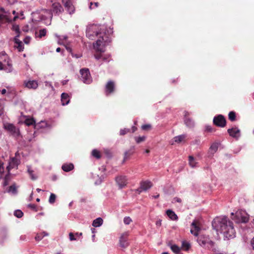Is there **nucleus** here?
<instances>
[{
    "instance_id": "obj_28",
    "label": "nucleus",
    "mask_w": 254,
    "mask_h": 254,
    "mask_svg": "<svg viewBox=\"0 0 254 254\" xmlns=\"http://www.w3.org/2000/svg\"><path fill=\"white\" fill-rule=\"evenodd\" d=\"M134 152V147H131L130 149L126 151L124 153L123 162H125L129 157L133 154Z\"/></svg>"
},
{
    "instance_id": "obj_47",
    "label": "nucleus",
    "mask_w": 254,
    "mask_h": 254,
    "mask_svg": "<svg viewBox=\"0 0 254 254\" xmlns=\"http://www.w3.org/2000/svg\"><path fill=\"white\" fill-rule=\"evenodd\" d=\"M129 129L125 128L124 129H121L120 131V134L121 135H123L127 133L128 132H129Z\"/></svg>"
},
{
    "instance_id": "obj_58",
    "label": "nucleus",
    "mask_w": 254,
    "mask_h": 254,
    "mask_svg": "<svg viewBox=\"0 0 254 254\" xmlns=\"http://www.w3.org/2000/svg\"><path fill=\"white\" fill-rule=\"evenodd\" d=\"M181 202V198H178V197H175L173 199V202Z\"/></svg>"
},
{
    "instance_id": "obj_11",
    "label": "nucleus",
    "mask_w": 254,
    "mask_h": 254,
    "mask_svg": "<svg viewBox=\"0 0 254 254\" xmlns=\"http://www.w3.org/2000/svg\"><path fill=\"white\" fill-rule=\"evenodd\" d=\"M213 124L217 127H223L226 126V120L223 116L219 115L215 116L213 120Z\"/></svg>"
},
{
    "instance_id": "obj_33",
    "label": "nucleus",
    "mask_w": 254,
    "mask_h": 254,
    "mask_svg": "<svg viewBox=\"0 0 254 254\" xmlns=\"http://www.w3.org/2000/svg\"><path fill=\"white\" fill-rule=\"evenodd\" d=\"M168 246L170 247V249L174 253L177 254L180 252V248L177 245L169 243Z\"/></svg>"
},
{
    "instance_id": "obj_54",
    "label": "nucleus",
    "mask_w": 254,
    "mask_h": 254,
    "mask_svg": "<svg viewBox=\"0 0 254 254\" xmlns=\"http://www.w3.org/2000/svg\"><path fill=\"white\" fill-rule=\"evenodd\" d=\"M98 6V2H94V3L90 2V5H89V8H90V9H91L93 8L94 7H97Z\"/></svg>"
},
{
    "instance_id": "obj_3",
    "label": "nucleus",
    "mask_w": 254,
    "mask_h": 254,
    "mask_svg": "<svg viewBox=\"0 0 254 254\" xmlns=\"http://www.w3.org/2000/svg\"><path fill=\"white\" fill-rule=\"evenodd\" d=\"M2 70L7 73L13 70L11 61L4 52L0 53V70Z\"/></svg>"
},
{
    "instance_id": "obj_59",
    "label": "nucleus",
    "mask_w": 254,
    "mask_h": 254,
    "mask_svg": "<svg viewBox=\"0 0 254 254\" xmlns=\"http://www.w3.org/2000/svg\"><path fill=\"white\" fill-rule=\"evenodd\" d=\"M65 48L66 49V50L70 54H71V53H72V49L70 47H68V46H65Z\"/></svg>"
},
{
    "instance_id": "obj_57",
    "label": "nucleus",
    "mask_w": 254,
    "mask_h": 254,
    "mask_svg": "<svg viewBox=\"0 0 254 254\" xmlns=\"http://www.w3.org/2000/svg\"><path fill=\"white\" fill-rule=\"evenodd\" d=\"M13 29L15 31L17 34H19L20 31L19 27L17 25L13 26Z\"/></svg>"
},
{
    "instance_id": "obj_7",
    "label": "nucleus",
    "mask_w": 254,
    "mask_h": 254,
    "mask_svg": "<svg viewBox=\"0 0 254 254\" xmlns=\"http://www.w3.org/2000/svg\"><path fill=\"white\" fill-rule=\"evenodd\" d=\"M20 163V156L18 152H16L15 154V156L10 158L8 161V165L6 167L8 173L9 174V172L12 169H17L18 165Z\"/></svg>"
},
{
    "instance_id": "obj_44",
    "label": "nucleus",
    "mask_w": 254,
    "mask_h": 254,
    "mask_svg": "<svg viewBox=\"0 0 254 254\" xmlns=\"http://www.w3.org/2000/svg\"><path fill=\"white\" fill-rule=\"evenodd\" d=\"M47 33V30L46 29H42L39 30L38 37L40 38L45 36Z\"/></svg>"
},
{
    "instance_id": "obj_64",
    "label": "nucleus",
    "mask_w": 254,
    "mask_h": 254,
    "mask_svg": "<svg viewBox=\"0 0 254 254\" xmlns=\"http://www.w3.org/2000/svg\"><path fill=\"white\" fill-rule=\"evenodd\" d=\"M91 232L93 234H95V233L96 232V230L95 228H91Z\"/></svg>"
},
{
    "instance_id": "obj_15",
    "label": "nucleus",
    "mask_w": 254,
    "mask_h": 254,
    "mask_svg": "<svg viewBox=\"0 0 254 254\" xmlns=\"http://www.w3.org/2000/svg\"><path fill=\"white\" fill-rule=\"evenodd\" d=\"M64 11V9L59 2H54L52 4V12L55 14L59 15Z\"/></svg>"
},
{
    "instance_id": "obj_6",
    "label": "nucleus",
    "mask_w": 254,
    "mask_h": 254,
    "mask_svg": "<svg viewBox=\"0 0 254 254\" xmlns=\"http://www.w3.org/2000/svg\"><path fill=\"white\" fill-rule=\"evenodd\" d=\"M79 73L80 74L79 79L84 83L90 84L92 82V78L88 68H81L79 71Z\"/></svg>"
},
{
    "instance_id": "obj_38",
    "label": "nucleus",
    "mask_w": 254,
    "mask_h": 254,
    "mask_svg": "<svg viewBox=\"0 0 254 254\" xmlns=\"http://www.w3.org/2000/svg\"><path fill=\"white\" fill-rule=\"evenodd\" d=\"M92 155L96 158V159H100L101 158V155L100 152L97 149H93L92 151Z\"/></svg>"
},
{
    "instance_id": "obj_46",
    "label": "nucleus",
    "mask_w": 254,
    "mask_h": 254,
    "mask_svg": "<svg viewBox=\"0 0 254 254\" xmlns=\"http://www.w3.org/2000/svg\"><path fill=\"white\" fill-rule=\"evenodd\" d=\"M131 221V219L128 216H126L124 218V223L126 225H129Z\"/></svg>"
},
{
    "instance_id": "obj_49",
    "label": "nucleus",
    "mask_w": 254,
    "mask_h": 254,
    "mask_svg": "<svg viewBox=\"0 0 254 254\" xmlns=\"http://www.w3.org/2000/svg\"><path fill=\"white\" fill-rule=\"evenodd\" d=\"M205 130L208 132H212L213 131V129L212 127L210 125H206L205 126Z\"/></svg>"
},
{
    "instance_id": "obj_48",
    "label": "nucleus",
    "mask_w": 254,
    "mask_h": 254,
    "mask_svg": "<svg viewBox=\"0 0 254 254\" xmlns=\"http://www.w3.org/2000/svg\"><path fill=\"white\" fill-rule=\"evenodd\" d=\"M145 139V137L144 136H139L135 138V141L137 143H139L141 142L144 141Z\"/></svg>"
},
{
    "instance_id": "obj_29",
    "label": "nucleus",
    "mask_w": 254,
    "mask_h": 254,
    "mask_svg": "<svg viewBox=\"0 0 254 254\" xmlns=\"http://www.w3.org/2000/svg\"><path fill=\"white\" fill-rule=\"evenodd\" d=\"M166 214L170 219L172 220H177L178 219V217L175 213L170 209L167 210Z\"/></svg>"
},
{
    "instance_id": "obj_27",
    "label": "nucleus",
    "mask_w": 254,
    "mask_h": 254,
    "mask_svg": "<svg viewBox=\"0 0 254 254\" xmlns=\"http://www.w3.org/2000/svg\"><path fill=\"white\" fill-rule=\"evenodd\" d=\"M103 223V220L101 217L94 219L92 222V226L94 227H99Z\"/></svg>"
},
{
    "instance_id": "obj_42",
    "label": "nucleus",
    "mask_w": 254,
    "mask_h": 254,
    "mask_svg": "<svg viewBox=\"0 0 254 254\" xmlns=\"http://www.w3.org/2000/svg\"><path fill=\"white\" fill-rule=\"evenodd\" d=\"M228 118H229V119L232 122L235 121L236 120L235 112L234 111L230 112L228 114Z\"/></svg>"
},
{
    "instance_id": "obj_63",
    "label": "nucleus",
    "mask_w": 254,
    "mask_h": 254,
    "mask_svg": "<svg viewBox=\"0 0 254 254\" xmlns=\"http://www.w3.org/2000/svg\"><path fill=\"white\" fill-rule=\"evenodd\" d=\"M68 81V80H64L62 81V83L63 85H65L67 82Z\"/></svg>"
},
{
    "instance_id": "obj_40",
    "label": "nucleus",
    "mask_w": 254,
    "mask_h": 254,
    "mask_svg": "<svg viewBox=\"0 0 254 254\" xmlns=\"http://www.w3.org/2000/svg\"><path fill=\"white\" fill-rule=\"evenodd\" d=\"M190 247V244L187 241H183L182 243V248L184 250L187 251Z\"/></svg>"
},
{
    "instance_id": "obj_43",
    "label": "nucleus",
    "mask_w": 254,
    "mask_h": 254,
    "mask_svg": "<svg viewBox=\"0 0 254 254\" xmlns=\"http://www.w3.org/2000/svg\"><path fill=\"white\" fill-rule=\"evenodd\" d=\"M56 195L53 193H51L49 199V202L51 204H53L55 202Z\"/></svg>"
},
{
    "instance_id": "obj_52",
    "label": "nucleus",
    "mask_w": 254,
    "mask_h": 254,
    "mask_svg": "<svg viewBox=\"0 0 254 254\" xmlns=\"http://www.w3.org/2000/svg\"><path fill=\"white\" fill-rule=\"evenodd\" d=\"M31 39V38L30 36H26L23 40V41L25 44H28L30 43Z\"/></svg>"
},
{
    "instance_id": "obj_55",
    "label": "nucleus",
    "mask_w": 254,
    "mask_h": 254,
    "mask_svg": "<svg viewBox=\"0 0 254 254\" xmlns=\"http://www.w3.org/2000/svg\"><path fill=\"white\" fill-rule=\"evenodd\" d=\"M3 113V105L1 101H0V116Z\"/></svg>"
},
{
    "instance_id": "obj_61",
    "label": "nucleus",
    "mask_w": 254,
    "mask_h": 254,
    "mask_svg": "<svg viewBox=\"0 0 254 254\" xmlns=\"http://www.w3.org/2000/svg\"><path fill=\"white\" fill-rule=\"evenodd\" d=\"M0 13H6V11H5L3 7L0 8Z\"/></svg>"
},
{
    "instance_id": "obj_13",
    "label": "nucleus",
    "mask_w": 254,
    "mask_h": 254,
    "mask_svg": "<svg viewBox=\"0 0 254 254\" xmlns=\"http://www.w3.org/2000/svg\"><path fill=\"white\" fill-rule=\"evenodd\" d=\"M229 134L232 137L238 140L241 136L240 129L237 127H233L227 130Z\"/></svg>"
},
{
    "instance_id": "obj_1",
    "label": "nucleus",
    "mask_w": 254,
    "mask_h": 254,
    "mask_svg": "<svg viewBox=\"0 0 254 254\" xmlns=\"http://www.w3.org/2000/svg\"><path fill=\"white\" fill-rule=\"evenodd\" d=\"M111 29H108L105 25L92 24L88 26L86 28V35L91 40H97L93 44L94 49L96 51L104 52L105 47L111 41V35L113 33Z\"/></svg>"
},
{
    "instance_id": "obj_41",
    "label": "nucleus",
    "mask_w": 254,
    "mask_h": 254,
    "mask_svg": "<svg viewBox=\"0 0 254 254\" xmlns=\"http://www.w3.org/2000/svg\"><path fill=\"white\" fill-rule=\"evenodd\" d=\"M14 215L17 218H20L23 215V213L20 209H17L14 211Z\"/></svg>"
},
{
    "instance_id": "obj_8",
    "label": "nucleus",
    "mask_w": 254,
    "mask_h": 254,
    "mask_svg": "<svg viewBox=\"0 0 254 254\" xmlns=\"http://www.w3.org/2000/svg\"><path fill=\"white\" fill-rule=\"evenodd\" d=\"M4 128L12 136L18 137L20 135L19 130L14 125L5 123L3 125Z\"/></svg>"
},
{
    "instance_id": "obj_50",
    "label": "nucleus",
    "mask_w": 254,
    "mask_h": 254,
    "mask_svg": "<svg viewBox=\"0 0 254 254\" xmlns=\"http://www.w3.org/2000/svg\"><path fill=\"white\" fill-rule=\"evenodd\" d=\"M151 128V125L149 124L143 125L141 127V128L143 130H147Z\"/></svg>"
},
{
    "instance_id": "obj_60",
    "label": "nucleus",
    "mask_w": 254,
    "mask_h": 254,
    "mask_svg": "<svg viewBox=\"0 0 254 254\" xmlns=\"http://www.w3.org/2000/svg\"><path fill=\"white\" fill-rule=\"evenodd\" d=\"M156 225L157 226H160L161 225V220H159L156 222Z\"/></svg>"
},
{
    "instance_id": "obj_9",
    "label": "nucleus",
    "mask_w": 254,
    "mask_h": 254,
    "mask_svg": "<svg viewBox=\"0 0 254 254\" xmlns=\"http://www.w3.org/2000/svg\"><path fill=\"white\" fill-rule=\"evenodd\" d=\"M115 91V83L112 80L108 81L105 85V93L107 96L113 94Z\"/></svg>"
},
{
    "instance_id": "obj_53",
    "label": "nucleus",
    "mask_w": 254,
    "mask_h": 254,
    "mask_svg": "<svg viewBox=\"0 0 254 254\" xmlns=\"http://www.w3.org/2000/svg\"><path fill=\"white\" fill-rule=\"evenodd\" d=\"M71 55L73 58H75L76 59H78L82 57L81 54H74L73 52L71 53Z\"/></svg>"
},
{
    "instance_id": "obj_19",
    "label": "nucleus",
    "mask_w": 254,
    "mask_h": 254,
    "mask_svg": "<svg viewBox=\"0 0 254 254\" xmlns=\"http://www.w3.org/2000/svg\"><path fill=\"white\" fill-rule=\"evenodd\" d=\"M95 58L98 61H101L103 62H109L110 61V55L108 54H99L95 55Z\"/></svg>"
},
{
    "instance_id": "obj_24",
    "label": "nucleus",
    "mask_w": 254,
    "mask_h": 254,
    "mask_svg": "<svg viewBox=\"0 0 254 254\" xmlns=\"http://www.w3.org/2000/svg\"><path fill=\"white\" fill-rule=\"evenodd\" d=\"M191 226L193 228L194 230L191 229L190 233L191 234L193 235L194 236H198V232L200 230V228L197 226L195 221L194 220L191 223Z\"/></svg>"
},
{
    "instance_id": "obj_51",
    "label": "nucleus",
    "mask_w": 254,
    "mask_h": 254,
    "mask_svg": "<svg viewBox=\"0 0 254 254\" xmlns=\"http://www.w3.org/2000/svg\"><path fill=\"white\" fill-rule=\"evenodd\" d=\"M4 171L3 163L0 161V177L1 176Z\"/></svg>"
},
{
    "instance_id": "obj_16",
    "label": "nucleus",
    "mask_w": 254,
    "mask_h": 254,
    "mask_svg": "<svg viewBox=\"0 0 254 254\" xmlns=\"http://www.w3.org/2000/svg\"><path fill=\"white\" fill-rule=\"evenodd\" d=\"M152 187V183L150 181H142L140 183V187L138 190L139 192L146 191Z\"/></svg>"
},
{
    "instance_id": "obj_36",
    "label": "nucleus",
    "mask_w": 254,
    "mask_h": 254,
    "mask_svg": "<svg viewBox=\"0 0 254 254\" xmlns=\"http://www.w3.org/2000/svg\"><path fill=\"white\" fill-rule=\"evenodd\" d=\"M186 136L185 134L175 136L173 140L175 142L180 143L181 141H182L186 138Z\"/></svg>"
},
{
    "instance_id": "obj_25",
    "label": "nucleus",
    "mask_w": 254,
    "mask_h": 254,
    "mask_svg": "<svg viewBox=\"0 0 254 254\" xmlns=\"http://www.w3.org/2000/svg\"><path fill=\"white\" fill-rule=\"evenodd\" d=\"M62 170L65 172H68L74 169V165L72 163H65L62 166Z\"/></svg>"
},
{
    "instance_id": "obj_31",
    "label": "nucleus",
    "mask_w": 254,
    "mask_h": 254,
    "mask_svg": "<svg viewBox=\"0 0 254 254\" xmlns=\"http://www.w3.org/2000/svg\"><path fill=\"white\" fill-rule=\"evenodd\" d=\"M82 234V233H75V234L70 233L69 234V239L71 241H75L77 238L81 236Z\"/></svg>"
},
{
    "instance_id": "obj_32",
    "label": "nucleus",
    "mask_w": 254,
    "mask_h": 254,
    "mask_svg": "<svg viewBox=\"0 0 254 254\" xmlns=\"http://www.w3.org/2000/svg\"><path fill=\"white\" fill-rule=\"evenodd\" d=\"M8 193H11L13 195H16L17 193V190L16 185L13 184L10 186L7 190Z\"/></svg>"
},
{
    "instance_id": "obj_14",
    "label": "nucleus",
    "mask_w": 254,
    "mask_h": 254,
    "mask_svg": "<svg viewBox=\"0 0 254 254\" xmlns=\"http://www.w3.org/2000/svg\"><path fill=\"white\" fill-rule=\"evenodd\" d=\"M23 85L25 87L30 89H36L38 86V82L34 80H25Z\"/></svg>"
},
{
    "instance_id": "obj_18",
    "label": "nucleus",
    "mask_w": 254,
    "mask_h": 254,
    "mask_svg": "<svg viewBox=\"0 0 254 254\" xmlns=\"http://www.w3.org/2000/svg\"><path fill=\"white\" fill-rule=\"evenodd\" d=\"M116 181L120 189L124 188L125 186H126L127 183L126 177L124 176L117 177L116 178Z\"/></svg>"
},
{
    "instance_id": "obj_5",
    "label": "nucleus",
    "mask_w": 254,
    "mask_h": 254,
    "mask_svg": "<svg viewBox=\"0 0 254 254\" xmlns=\"http://www.w3.org/2000/svg\"><path fill=\"white\" fill-rule=\"evenodd\" d=\"M197 241L201 247L207 249H211L214 244V243L210 239L208 236L204 235H199Z\"/></svg>"
},
{
    "instance_id": "obj_4",
    "label": "nucleus",
    "mask_w": 254,
    "mask_h": 254,
    "mask_svg": "<svg viewBox=\"0 0 254 254\" xmlns=\"http://www.w3.org/2000/svg\"><path fill=\"white\" fill-rule=\"evenodd\" d=\"M231 215L233 216L232 219L237 223H247L249 219L248 214L245 210L242 209L238 210L235 215L233 212L231 213Z\"/></svg>"
},
{
    "instance_id": "obj_35",
    "label": "nucleus",
    "mask_w": 254,
    "mask_h": 254,
    "mask_svg": "<svg viewBox=\"0 0 254 254\" xmlns=\"http://www.w3.org/2000/svg\"><path fill=\"white\" fill-rule=\"evenodd\" d=\"M11 92V88L9 87L6 86V88L0 89V93L2 95H9Z\"/></svg>"
},
{
    "instance_id": "obj_45",
    "label": "nucleus",
    "mask_w": 254,
    "mask_h": 254,
    "mask_svg": "<svg viewBox=\"0 0 254 254\" xmlns=\"http://www.w3.org/2000/svg\"><path fill=\"white\" fill-rule=\"evenodd\" d=\"M15 47L18 49V51L21 52L23 50L24 47L22 42H19L16 44Z\"/></svg>"
},
{
    "instance_id": "obj_62",
    "label": "nucleus",
    "mask_w": 254,
    "mask_h": 254,
    "mask_svg": "<svg viewBox=\"0 0 254 254\" xmlns=\"http://www.w3.org/2000/svg\"><path fill=\"white\" fill-rule=\"evenodd\" d=\"M251 245L253 247V249L254 250V237L253 238V239L251 241Z\"/></svg>"
},
{
    "instance_id": "obj_10",
    "label": "nucleus",
    "mask_w": 254,
    "mask_h": 254,
    "mask_svg": "<svg viewBox=\"0 0 254 254\" xmlns=\"http://www.w3.org/2000/svg\"><path fill=\"white\" fill-rule=\"evenodd\" d=\"M66 10L70 14H73L75 11L73 3L75 0H62Z\"/></svg>"
},
{
    "instance_id": "obj_23",
    "label": "nucleus",
    "mask_w": 254,
    "mask_h": 254,
    "mask_svg": "<svg viewBox=\"0 0 254 254\" xmlns=\"http://www.w3.org/2000/svg\"><path fill=\"white\" fill-rule=\"evenodd\" d=\"M27 173L31 180L35 181L38 179V175L36 173H35V172L32 169L31 167L30 166H27Z\"/></svg>"
},
{
    "instance_id": "obj_37",
    "label": "nucleus",
    "mask_w": 254,
    "mask_h": 254,
    "mask_svg": "<svg viewBox=\"0 0 254 254\" xmlns=\"http://www.w3.org/2000/svg\"><path fill=\"white\" fill-rule=\"evenodd\" d=\"M5 20L7 22H11V20L4 13H0V21Z\"/></svg>"
},
{
    "instance_id": "obj_39",
    "label": "nucleus",
    "mask_w": 254,
    "mask_h": 254,
    "mask_svg": "<svg viewBox=\"0 0 254 254\" xmlns=\"http://www.w3.org/2000/svg\"><path fill=\"white\" fill-rule=\"evenodd\" d=\"M24 123L27 126H29L33 125L35 123V121L33 118H27L25 119Z\"/></svg>"
},
{
    "instance_id": "obj_2",
    "label": "nucleus",
    "mask_w": 254,
    "mask_h": 254,
    "mask_svg": "<svg viewBox=\"0 0 254 254\" xmlns=\"http://www.w3.org/2000/svg\"><path fill=\"white\" fill-rule=\"evenodd\" d=\"M212 226L217 232L223 234L225 238L230 239L235 237L233 222L225 216L215 218L212 222Z\"/></svg>"
},
{
    "instance_id": "obj_21",
    "label": "nucleus",
    "mask_w": 254,
    "mask_h": 254,
    "mask_svg": "<svg viewBox=\"0 0 254 254\" xmlns=\"http://www.w3.org/2000/svg\"><path fill=\"white\" fill-rule=\"evenodd\" d=\"M61 100L63 106L67 105L70 102V96L67 93H63L61 94Z\"/></svg>"
},
{
    "instance_id": "obj_30",
    "label": "nucleus",
    "mask_w": 254,
    "mask_h": 254,
    "mask_svg": "<svg viewBox=\"0 0 254 254\" xmlns=\"http://www.w3.org/2000/svg\"><path fill=\"white\" fill-rule=\"evenodd\" d=\"M48 236H49V233L45 231H43L42 233L37 234V235H36V236L35 237V239L36 241L39 242L44 237Z\"/></svg>"
},
{
    "instance_id": "obj_56",
    "label": "nucleus",
    "mask_w": 254,
    "mask_h": 254,
    "mask_svg": "<svg viewBox=\"0 0 254 254\" xmlns=\"http://www.w3.org/2000/svg\"><path fill=\"white\" fill-rule=\"evenodd\" d=\"M19 37V34H17V35L14 37V42L15 44L21 42V41L18 39Z\"/></svg>"
},
{
    "instance_id": "obj_17",
    "label": "nucleus",
    "mask_w": 254,
    "mask_h": 254,
    "mask_svg": "<svg viewBox=\"0 0 254 254\" xmlns=\"http://www.w3.org/2000/svg\"><path fill=\"white\" fill-rule=\"evenodd\" d=\"M36 127L38 128L45 129L46 130H49L52 128V126L51 124L47 122L41 121L36 125Z\"/></svg>"
},
{
    "instance_id": "obj_26",
    "label": "nucleus",
    "mask_w": 254,
    "mask_h": 254,
    "mask_svg": "<svg viewBox=\"0 0 254 254\" xmlns=\"http://www.w3.org/2000/svg\"><path fill=\"white\" fill-rule=\"evenodd\" d=\"M55 36L58 38V43L59 45H65V42L68 38L66 35L59 36L55 34Z\"/></svg>"
},
{
    "instance_id": "obj_20",
    "label": "nucleus",
    "mask_w": 254,
    "mask_h": 254,
    "mask_svg": "<svg viewBox=\"0 0 254 254\" xmlns=\"http://www.w3.org/2000/svg\"><path fill=\"white\" fill-rule=\"evenodd\" d=\"M184 113V122L186 126L189 128L193 127L194 126V122L191 119L188 118V116L189 115L188 112L185 111Z\"/></svg>"
},
{
    "instance_id": "obj_12",
    "label": "nucleus",
    "mask_w": 254,
    "mask_h": 254,
    "mask_svg": "<svg viewBox=\"0 0 254 254\" xmlns=\"http://www.w3.org/2000/svg\"><path fill=\"white\" fill-rule=\"evenodd\" d=\"M128 233L125 232L121 235L119 238V245L122 248H127L129 246Z\"/></svg>"
},
{
    "instance_id": "obj_22",
    "label": "nucleus",
    "mask_w": 254,
    "mask_h": 254,
    "mask_svg": "<svg viewBox=\"0 0 254 254\" xmlns=\"http://www.w3.org/2000/svg\"><path fill=\"white\" fill-rule=\"evenodd\" d=\"M219 145L220 143L218 142L212 143L209 148L208 153L213 155L217 151Z\"/></svg>"
},
{
    "instance_id": "obj_34",
    "label": "nucleus",
    "mask_w": 254,
    "mask_h": 254,
    "mask_svg": "<svg viewBox=\"0 0 254 254\" xmlns=\"http://www.w3.org/2000/svg\"><path fill=\"white\" fill-rule=\"evenodd\" d=\"M189 163L190 166L191 168H195L197 167V162H196L194 158L192 156H189Z\"/></svg>"
}]
</instances>
